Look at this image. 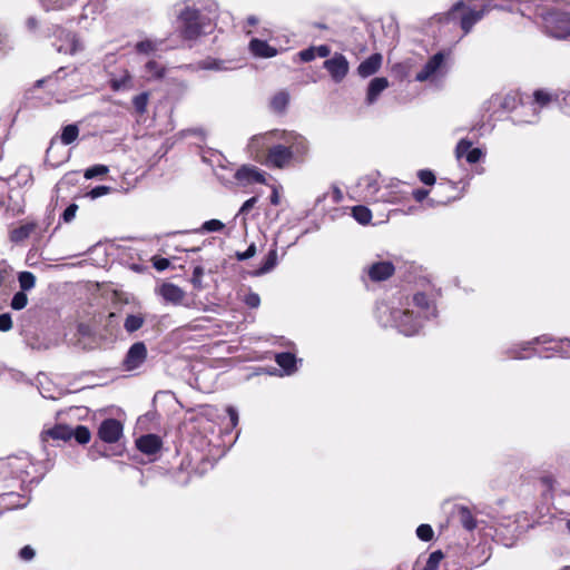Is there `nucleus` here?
Instances as JSON below:
<instances>
[{"instance_id":"0eeeda50","label":"nucleus","mask_w":570,"mask_h":570,"mask_svg":"<svg viewBox=\"0 0 570 570\" xmlns=\"http://www.w3.org/2000/svg\"><path fill=\"white\" fill-rule=\"evenodd\" d=\"M147 358V347L145 343L137 342L128 350L122 366L126 371H134L140 367Z\"/></svg>"},{"instance_id":"5701e85b","label":"nucleus","mask_w":570,"mask_h":570,"mask_svg":"<svg viewBox=\"0 0 570 570\" xmlns=\"http://www.w3.org/2000/svg\"><path fill=\"white\" fill-rule=\"evenodd\" d=\"M72 438V429L67 425H56L41 433V439L47 442L48 439L67 441Z\"/></svg>"},{"instance_id":"7ed1b4c3","label":"nucleus","mask_w":570,"mask_h":570,"mask_svg":"<svg viewBox=\"0 0 570 570\" xmlns=\"http://www.w3.org/2000/svg\"><path fill=\"white\" fill-rule=\"evenodd\" d=\"M412 303L413 309H393L391 312L392 325L406 336L416 334L422 326V320L435 314L434 306L422 293L415 294Z\"/></svg>"},{"instance_id":"423d86ee","label":"nucleus","mask_w":570,"mask_h":570,"mask_svg":"<svg viewBox=\"0 0 570 570\" xmlns=\"http://www.w3.org/2000/svg\"><path fill=\"white\" fill-rule=\"evenodd\" d=\"M399 30L396 18L391 13H385L370 23L371 36H395Z\"/></svg>"},{"instance_id":"bb28decb","label":"nucleus","mask_w":570,"mask_h":570,"mask_svg":"<svg viewBox=\"0 0 570 570\" xmlns=\"http://www.w3.org/2000/svg\"><path fill=\"white\" fill-rule=\"evenodd\" d=\"M459 520L462 527L469 531H472L476 527V521L466 507H460L458 509Z\"/></svg>"},{"instance_id":"4468645a","label":"nucleus","mask_w":570,"mask_h":570,"mask_svg":"<svg viewBox=\"0 0 570 570\" xmlns=\"http://www.w3.org/2000/svg\"><path fill=\"white\" fill-rule=\"evenodd\" d=\"M235 178L239 181L250 183H265V175L262 170L254 166H242L235 174Z\"/></svg>"},{"instance_id":"ddd939ff","label":"nucleus","mask_w":570,"mask_h":570,"mask_svg":"<svg viewBox=\"0 0 570 570\" xmlns=\"http://www.w3.org/2000/svg\"><path fill=\"white\" fill-rule=\"evenodd\" d=\"M400 183H391L383 188L381 187L375 203H400L404 198V193L400 189Z\"/></svg>"},{"instance_id":"a211bd4d","label":"nucleus","mask_w":570,"mask_h":570,"mask_svg":"<svg viewBox=\"0 0 570 570\" xmlns=\"http://www.w3.org/2000/svg\"><path fill=\"white\" fill-rule=\"evenodd\" d=\"M137 448L145 454H155L161 448V440L155 434H147L140 436L136 441Z\"/></svg>"},{"instance_id":"3c124183","label":"nucleus","mask_w":570,"mask_h":570,"mask_svg":"<svg viewBox=\"0 0 570 570\" xmlns=\"http://www.w3.org/2000/svg\"><path fill=\"white\" fill-rule=\"evenodd\" d=\"M259 20L255 17V16H249L247 19H246V22L243 27V30L244 32L247 35V36H250L253 33V27H256L258 24Z\"/></svg>"},{"instance_id":"603ef678","label":"nucleus","mask_w":570,"mask_h":570,"mask_svg":"<svg viewBox=\"0 0 570 570\" xmlns=\"http://www.w3.org/2000/svg\"><path fill=\"white\" fill-rule=\"evenodd\" d=\"M482 155H483V154H482L481 149H479V148H472V149H471V150H469V153L466 154V158H465V159H466V161H468L469 164H475V163H478V161L481 159Z\"/></svg>"},{"instance_id":"aec40b11","label":"nucleus","mask_w":570,"mask_h":570,"mask_svg":"<svg viewBox=\"0 0 570 570\" xmlns=\"http://www.w3.org/2000/svg\"><path fill=\"white\" fill-rule=\"evenodd\" d=\"M559 96L554 92H551L547 89H538L533 92V112L534 117L537 118V115L539 110L543 107L549 106L551 102L558 100Z\"/></svg>"},{"instance_id":"72a5a7b5","label":"nucleus","mask_w":570,"mask_h":570,"mask_svg":"<svg viewBox=\"0 0 570 570\" xmlns=\"http://www.w3.org/2000/svg\"><path fill=\"white\" fill-rule=\"evenodd\" d=\"M353 217L360 223V224H367L370 223L372 218L371 210L365 206H355L352 209Z\"/></svg>"},{"instance_id":"f3484780","label":"nucleus","mask_w":570,"mask_h":570,"mask_svg":"<svg viewBox=\"0 0 570 570\" xmlns=\"http://www.w3.org/2000/svg\"><path fill=\"white\" fill-rule=\"evenodd\" d=\"M382 56L380 53H374L364 61L360 63L357 67V73L362 78H367L372 75H374L382 66Z\"/></svg>"},{"instance_id":"f8f14e48","label":"nucleus","mask_w":570,"mask_h":570,"mask_svg":"<svg viewBox=\"0 0 570 570\" xmlns=\"http://www.w3.org/2000/svg\"><path fill=\"white\" fill-rule=\"evenodd\" d=\"M281 139L287 144V148H291L293 156L306 155L308 150V142L302 135L296 132H284Z\"/></svg>"},{"instance_id":"2eb2a0df","label":"nucleus","mask_w":570,"mask_h":570,"mask_svg":"<svg viewBox=\"0 0 570 570\" xmlns=\"http://www.w3.org/2000/svg\"><path fill=\"white\" fill-rule=\"evenodd\" d=\"M32 465L31 459L28 454L22 453L21 455L11 456L8 459V466L12 473L21 478L29 475V468Z\"/></svg>"},{"instance_id":"473e14b6","label":"nucleus","mask_w":570,"mask_h":570,"mask_svg":"<svg viewBox=\"0 0 570 570\" xmlns=\"http://www.w3.org/2000/svg\"><path fill=\"white\" fill-rule=\"evenodd\" d=\"M289 100V96L286 91H279L272 98L271 106L275 111H283Z\"/></svg>"},{"instance_id":"ea45409f","label":"nucleus","mask_w":570,"mask_h":570,"mask_svg":"<svg viewBox=\"0 0 570 570\" xmlns=\"http://www.w3.org/2000/svg\"><path fill=\"white\" fill-rule=\"evenodd\" d=\"M132 104L137 112L144 114L148 105V94L142 92L132 99Z\"/></svg>"},{"instance_id":"39448f33","label":"nucleus","mask_w":570,"mask_h":570,"mask_svg":"<svg viewBox=\"0 0 570 570\" xmlns=\"http://www.w3.org/2000/svg\"><path fill=\"white\" fill-rule=\"evenodd\" d=\"M445 56L443 52L435 53L416 75L417 81L438 82L445 75Z\"/></svg>"},{"instance_id":"4be33fe9","label":"nucleus","mask_w":570,"mask_h":570,"mask_svg":"<svg viewBox=\"0 0 570 570\" xmlns=\"http://www.w3.org/2000/svg\"><path fill=\"white\" fill-rule=\"evenodd\" d=\"M394 273V266L390 262H379L368 268V275L373 281H384Z\"/></svg>"},{"instance_id":"f704fd0d","label":"nucleus","mask_w":570,"mask_h":570,"mask_svg":"<svg viewBox=\"0 0 570 570\" xmlns=\"http://www.w3.org/2000/svg\"><path fill=\"white\" fill-rule=\"evenodd\" d=\"M18 281L22 292L29 291L36 285V277L31 272H21Z\"/></svg>"},{"instance_id":"412c9836","label":"nucleus","mask_w":570,"mask_h":570,"mask_svg":"<svg viewBox=\"0 0 570 570\" xmlns=\"http://www.w3.org/2000/svg\"><path fill=\"white\" fill-rule=\"evenodd\" d=\"M389 87V80L384 77H376L371 80L367 87L366 102L372 105L376 101L382 91Z\"/></svg>"},{"instance_id":"58836bf2","label":"nucleus","mask_w":570,"mask_h":570,"mask_svg":"<svg viewBox=\"0 0 570 570\" xmlns=\"http://www.w3.org/2000/svg\"><path fill=\"white\" fill-rule=\"evenodd\" d=\"M225 227L224 223L218 220V219H210V220H207L205 222L199 232L204 233H212V232H220L223 230Z\"/></svg>"},{"instance_id":"5fc2aeb1","label":"nucleus","mask_w":570,"mask_h":570,"mask_svg":"<svg viewBox=\"0 0 570 570\" xmlns=\"http://www.w3.org/2000/svg\"><path fill=\"white\" fill-rule=\"evenodd\" d=\"M19 556L22 560L30 561L35 557V550L30 546H26L20 550Z\"/></svg>"},{"instance_id":"4d7b16f0","label":"nucleus","mask_w":570,"mask_h":570,"mask_svg":"<svg viewBox=\"0 0 570 570\" xmlns=\"http://www.w3.org/2000/svg\"><path fill=\"white\" fill-rule=\"evenodd\" d=\"M137 50L139 52H144V53H148L150 51L154 50V46H153V42L151 40L149 39H146L144 41H140L138 45H137Z\"/></svg>"},{"instance_id":"9d476101","label":"nucleus","mask_w":570,"mask_h":570,"mask_svg":"<svg viewBox=\"0 0 570 570\" xmlns=\"http://www.w3.org/2000/svg\"><path fill=\"white\" fill-rule=\"evenodd\" d=\"M357 187L360 189V194L364 199L376 202L379 193L381 191V187L379 186V175L370 174L360 178Z\"/></svg>"},{"instance_id":"f257e3e1","label":"nucleus","mask_w":570,"mask_h":570,"mask_svg":"<svg viewBox=\"0 0 570 570\" xmlns=\"http://www.w3.org/2000/svg\"><path fill=\"white\" fill-rule=\"evenodd\" d=\"M493 8L492 0H458L448 11L434 14L432 21L468 35Z\"/></svg>"},{"instance_id":"338daca9","label":"nucleus","mask_w":570,"mask_h":570,"mask_svg":"<svg viewBox=\"0 0 570 570\" xmlns=\"http://www.w3.org/2000/svg\"><path fill=\"white\" fill-rule=\"evenodd\" d=\"M333 198L335 202H340L342 199V193L338 188H334Z\"/></svg>"},{"instance_id":"e433bc0d","label":"nucleus","mask_w":570,"mask_h":570,"mask_svg":"<svg viewBox=\"0 0 570 570\" xmlns=\"http://www.w3.org/2000/svg\"><path fill=\"white\" fill-rule=\"evenodd\" d=\"M90 431L88 428L83 425H78L75 430H72V438L80 444H86L90 441Z\"/></svg>"},{"instance_id":"c756f323","label":"nucleus","mask_w":570,"mask_h":570,"mask_svg":"<svg viewBox=\"0 0 570 570\" xmlns=\"http://www.w3.org/2000/svg\"><path fill=\"white\" fill-rule=\"evenodd\" d=\"M110 86L115 91L129 89L131 87V76L125 70L119 78L110 80Z\"/></svg>"},{"instance_id":"393cba45","label":"nucleus","mask_w":570,"mask_h":570,"mask_svg":"<svg viewBox=\"0 0 570 570\" xmlns=\"http://www.w3.org/2000/svg\"><path fill=\"white\" fill-rule=\"evenodd\" d=\"M275 361L287 375L296 371L297 360L292 353H279L276 355Z\"/></svg>"},{"instance_id":"a878e982","label":"nucleus","mask_w":570,"mask_h":570,"mask_svg":"<svg viewBox=\"0 0 570 570\" xmlns=\"http://www.w3.org/2000/svg\"><path fill=\"white\" fill-rule=\"evenodd\" d=\"M277 264V249L274 247L272 248L266 257L264 258V262L262 266L254 273V275H263L268 272H271Z\"/></svg>"},{"instance_id":"c03bdc74","label":"nucleus","mask_w":570,"mask_h":570,"mask_svg":"<svg viewBox=\"0 0 570 570\" xmlns=\"http://www.w3.org/2000/svg\"><path fill=\"white\" fill-rule=\"evenodd\" d=\"M108 173V167L105 166V165H96V166H92L90 168H88L86 171H85V177L87 179H91L96 176H101V175H105Z\"/></svg>"},{"instance_id":"bf43d9fd","label":"nucleus","mask_w":570,"mask_h":570,"mask_svg":"<svg viewBox=\"0 0 570 570\" xmlns=\"http://www.w3.org/2000/svg\"><path fill=\"white\" fill-rule=\"evenodd\" d=\"M61 39L66 42V49L63 51L73 53L76 51L75 38L67 37Z\"/></svg>"},{"instance_id":"cd10ccee","label":"nucleus","mask_w":570,"mask_h":570,"mask_svg":"<svg viewBox=\"0 0 570 570\" xmlns=\"http://www.w3.org/2000/svg\"><path fill=\"white\" fill-rule=\"evenodd\" d=\"M145 323V318L141 314L127 315L124 322V327L128 333L138 331Z\"/></svg>"},{"instance_id":"a19ab883","label":"nucleus","mask_w":570,"mask_h":570,"mask_svg":"<svg viewBox=\"0 0 570 570\" xmlns=\"http://www.w3.org/2000/svg\"><path fill=\"white\" fill-rule=\"evenodd\" d=\"M443 558V554L441 551H434L430 554L426 566L423 570H436L441 560Z\"/></svg>"},{"instance_id":"6e6552de","label":"nucleus","mask_w":570,"mask_h":570,"mask_svg":"<svg viewBox=\"0 0 570 570\" xmlns=\"http://www.w3.org/2000/svg\"><path fill=\"white\" fill-rule=\"evenodd\" d=\"M293 158V151L291 148L284 145H276L268 149V154L265 164L275 168L286 167Z\"/></svg>"},{"instance_id":"13d9d810","label":"nucleus","mask_w":570,"mask_h":570,"mask_svg":"<svg viewBox=\"0 0 570 570\" xmlns=\"http://www.w3.org/2000/svg\"><path fill=\"white\" fill-rule=\"evenodd\" d=\"M256 203H257V197H252V198L247 199L240 207L238 214L239 215L247 214L255 206Z\"/></svg>"},{"instance_id":"864d4df0","label":"nucleus","mask_w":570,"mask_h":570,"mask_svg":"<svg viewBox=\"0 0 570 570\" xmlns=\"http://www.w3.org/2000/svg\"><path fill=\"white\" fill-rule=\"evenodd\" d=\"M12 327L11 316L9 314L0 315V331L7 332Z\"/></svg>"},{"instance_id":"774afa93","label":"nucleus","mask_w":570,"mask_h":570,"mask_svg":"<svg viewBox=\"0 0 570 570\" xmlns=\"http://www.w3.org/2000/svg\"><path fill=\"white\" fill-rule=\"evenodd\" d=\"M27 24H28L29 29L32 31L37 26V21L35 18H29L27 20Z\"/></svg>"},{"instance_id":"680f3d73","label":"nucleus","mask_w":570,"mask_h":570,"mask_svg":"<svg viewBox=\"0 0 570 570\" xmlns=\"http://www.w3.org/2000/svg\"><path fill=\"white\" fill-rule=\"evenodd\" d=\"M429 195V190L426 189H415L413 191V197L416 202H422Z\"/></svg>"},{"instance_id":"69168bd1","label":"nucleus","mask_w":570,"mask_h":570,"mask_svg":"<svg viewBox=\"0 0 570 570\" xmlns=\"http://www.w3.org/2000/svg\"><path fill=\"white\" fill-rule=\"evenodd\" d=\"M244 253H246V255L248 256V258L254 257V256H255V254H256V246H255V244H250V245L248 246V248H247Z\"/></svg>"},{"instance_id":"de8ad7c7","label":"nucleus","mask_w":570,"mask_h":570,"mask_svg":"<svg viewBox=\"0 0 570 570\" xmlns=\"http://www.w3.org/2000/svg\"><path fill=\"white\" fill-rule=\"evenodd\" d=\"M77 210H78V205H76V204H71V205H69V206L65 209V212H63V214H62V219H63V222H66V223H70V222L76 217V213H77Z\"/></svg>"},{"instance_id":"f03ea898","label":"nucleus","mask_w":570,"mask_h":570,"mask_svg":"<svg viewBox=\"0 0 570 570\" xmlns=\"http://www.w3.org/2000/svg\"><path fill=\"white\" fill-rule=\"evenodd\" d=\"M177 13L181 36H207L213 32L218 6L214 0H184Z\"/></svg>"},{"instance_id":"1a4fd4ad","label":"nucleus","mask_w":570,"mask_h":570,"mask_svg":"<svg viewBox=\"0 0 570 570\" xmlns=\"http://www.w3.org/2000/svg\"><path fill=\"white\" fill-rule=\"evenodd\" d=\"M324 68L328 71L335 82H341L348 72V62L343 55H334L324 61Z\"/></svg>"},{"instance_id":"49530a36","label":"nucleus","mask_w":570,"mask_h":570,"mask_svg":"<svg viewBox=\"0 0 570 570\" xmlns=\"http://www.w3.org/2000/svg\"><path fill=\"white\" fill-rule=\"evenodd\" d=\"M109 191H110V187H108V186H97V187L92 188V189L88 193V196H89L91 199H96V198H98V197H101V196L107 195Z\"/></svg>"},{"instance_id":"c85d7f7f","label":"nucleus","mask_w":570,"mask_h":570,"mask_svg":"<svg viewBox=\"0 0 570 570\" xmlns=\"http://www.w3.org/2000/svg\"><path fill=\"white\" fill-rule=\"evenodd\" d=\"M79 136V128L77 125L71 124L62 128L60 140L63 145L72 144Z\"/></svg>"},{"instance_id":"0e129e2a","label":"nucleus","mask_w":570,"mask_h":570,"mask_svg":"<svg viewBox=\"0 0 570 570\" xmlns=\"http://www.w3.org/2000/svg\"><path fill=\"white\" fill-rule=\"evenodd\" d=\"M281 202V196L278 194V190H277V187H273V191H272V195H271V203L273 205H278Z\"/></svg>"},{"instance_id":"2f4dec72","label":"nucleus","mask_w":570,"mask_h":570,"mask_svg":"<svg viewBox=\"0 0 570 570\" xmlns=\"http://www.w3.org/2000/svg\"><path fill=\"white\" fill-rule=\"evenodd\" d=\"M20 495L13 493L7 494L1 498V500L4 502L3 507L7 510L24 508L28 501L20 502Z\"/></svg>"},{"instance_id":"9b49d317","label":"nucleus","mask_w":570,"mask_h":570,"mask_svg":"<svg viewBox=\"0 0 570 570\" xmlns=\"http://www.w3.org/2000/svg\"><path fill=\"white\" fill-rule=\"evenodd\" d=\"M122 434V425L115 419L105 420L98 430L99 438L107 443H115Z\"/></svg>"},{"instance_id":"8fccbe9b","label":"nucleus","mask_w":570,"mask_h":570,"mask_svg":"<svg viewBox=\"0 0 570 570\" xmlns=\"http://www.w3.org/2000/svg\"><path fill=\"white\" fill-rule=\"evenodd\" d=\"M244 302L246 303L247 306L256 308L261 303V298L256 293H248L246 294Z\"/></svg>"},{"instance_id":"37998d69","label":"nucleus","mask_w":570,"mask_h":570,"mask_svg":"<svg viewBox=\"0 0 570 570\" xmlns=\"http://www.w3.org/2000/svg\"><path fill=\"white\" fill-rule=\"evenodd\" d=\"M472 149V144L471 141L466 140V139H462L459 141L458 146H456V149H455V155H456V158L458 159H461L463 157L466 158V154L469 153V150Z\"/></svg>"},{"instance_id":"c9c22d12","label":"nucleus","mask_w":570,"mask_h":570,"mask_svg":"<svg viewBox=\"0 0 570 570\" xmlns=\"http://www.w3.org/2000/svg\"><path fill=\"white\" fill-rule=\"evenodd\" d=\"M146 72L148 80L159 79L164 76V68L158 62L150 60L146 63Z\"/></svg>"},{"instance_id":"20e7f679","label":"nucleus","mask_w":570,"mask_h":570,"mask_svg":"<svg viewBox=\"0 0 570 570\" xmlns=\"http://www.w3.org/2000/svg\"><path fill=\"white\" fill-rule=\"evenodd\" d=\"M542 21L549 36H570V12L547 10L542 13Z\"/></svg>"},{"instance_id":"b1692460","label":"nucleus","mask_w":570,"mask_h":570,"mask_svg":"<svg viewBox=\"0 0 570 570\" xmlns=\"http://www.w3.org/2000/svg\"><path fill=\"white\" fill-rule=\"evenodd\" d=\"M250 51L256 57L271 58L277 53V50L271 47L265 40L254 38L249 43Z\"/></svg>"},{"instance_id":"052dcab7","label":"nucleus","mask_w":570,"mask_h":570,"mask_svg":"<svg viewBox=\"0 0 570 570\" xmlns=\"http://www.w3.org/2000/svg\"><path fill=\"white\" fill-rule=\"evenodd\" d=\"M226 411L229 415L232 425L236 426L238 423V413H237L236 409H234L233 406H228Z\"/></svg>"},{"instance_id":"09e8293b","label":"nucleus","mask_w":570,"mask_h":570,"mask_svg":"<svg viewBox=\"0 0 570 570\" xmlns=\"http://www.w3.org/2000/svg\"><path fill=\"white\" fill-rule=\"evenodd\" d=\"M419 178L425 185H433L435 183V176L431 170H420Z\"/></svg>"},{"instance_id":"79ce46f5","label":"nucleus","mask_w":570,"mask_h":570,"mask_svg":"<svg viewBox=\"0 0 570 570\" xmlns=\"http://www.w3.org/2000/svg\"><path fill=\"white\" fill-rule=\"evenodd\" d=\"M433 529L429 524H421L416 529V535L422 541H430L433 538Z\"/></svg>"},{"instance_id":"6ab92c4d","label":"nucleus","mask_w":570,"mask_h":570,"mask_svg":"<svg viewBox=\"0 0 570 570\" xmlns=\"http://www.w3.org/2000/svg\"><path fill=\"white\" fill-rule=\"evenodd\" d=\"M276 135V131H272L254 136L248 144V150L256 159H258L263 150L268 146L271 139Z\"/></svg>"},{"instance_id":"a18cd8bd","label":"nucleus","mask_w":570,"mask_h":570,"mask_svg":"<svg viewBox=\"0 0 570 570\" xmlns=\"http://www.w3.org/2000/svg\"><path fill=\"white\" fill-rule=\"evenodd\" d=\"M203 276H204V268L202 266H196L193 271V276H191V284L194 285V287L196 289H202L203 288Z\"/></svg>"},{"instance_id":"dca6fc26","label":"nucleus","mask_w":570,"mask_h":570,"mask_svg":"<svg viewBox=\"0 0 570 570\" xmlns=\"http://www.w3.org/2000/svg\"><path fill=\"white\" fill-rule=\"evenodd\" d=\"M158 294L166 301L173 304H180L185 298V292L175 284L164 283L158 288Z\"/></svg>"},{"instance_id":"4c0bfd02","label":"nucleus","mask_w":570,"mask_h":570,"mask_svg":"<svg viewBox=\"0 0 570 570\" xmlns=\"http://www.w3.org/2000/svg\"><path fill=\"white\" fill-rule=\"evenodd\" d=\"M27 304H28V296L24 292L20 291L13 295L10 306L16 311H20V309L24 308L27 306Z\"/></svg>"},{"instance_id":"7c9ffc66","label":"nucleus","mask_w":570,"mask_h":570,"mask_svg":"<svg viewBox=\"0 0 570 570\" xmlns=\"http://www.w3.org/2000/svg\"><path fill=\"white\" fill-rule=\"evenodd\" d=\"M33 230V225L27 224L22 225L10 233V239L14 243H20L29 237L31 232Z\"/></svg>"},{"instance_id":"e2e57ef3","label":"nucleus","mask_w":570,"mask_h":570,"mask_svg":"<svg viewBox=\"0 0 570 570\" xmlns=\"http://www.w3.org/2000/svg\"><path fill=\"white\" fill-rule=\"evenodd\" d=\"M315 53L318 57H327L330 55V48L326 46H320L315 48Z\"/></svg>"},{"instance_id":"6e6d98bb","label":"nucleus","mask_w":570,"mask_h":570,"mask_svg":"<svg viewBox=\"0 0 570 570\" xmlns=\"http://www.w3.org/2000/svg\"><path fill=\"white\" fill-rule=\"evenodd\" d=\"M298 55H299V58L302 61L308 62V61L313 60L316 56L315 48L312 47V48L302 50Z\"/></svg>"}]
</instances>
